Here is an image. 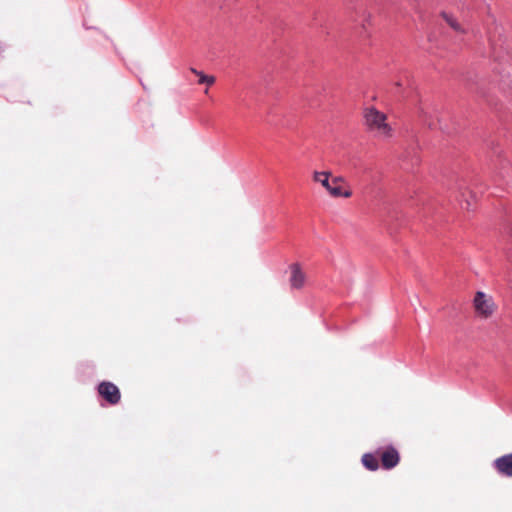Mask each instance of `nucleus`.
<instances>
[{
  "label": "nucleus",
  "instance_id": "1a4fd4ad",
  "mask_svg": "<svg viewBox=\"0 0 512 512\" xmlns=\"http://www.w3.org/2000/svg\"><path fill=\"white\" fill-rule=\"evenodd\" d=\"M494 466L500 474L512 477V453L497 458Z\"/></svg>",
  "mask_w": 512,
  "mask_h": 512
},
{
  "label": "nucleus",
  "instance_id": "9d476101",
  "mask_svg": "<svg viewBox=\"0 0 512 512\" xmlns=\"http://www.w3.org/2000/svg\"><path fill=\"white\" fill-rule=\"evenodd\" d=\"M361 461L364 467L370 471H376L379 468V456L377 452L375 454L365 453Z\"/></svg>",
  "mask_w": 512,
  "mask_h": 512
},
{
  "label": "nucleus",
  "instance_id": "f03ea898",
  "mask_svg": "<svg viewBox=\"0 0 512 512\" xmlns=\"http://www.w3.org/2000/svg\"><path fill=\"white\" fill-rule=\"evenodd\" d=\"M377 455L381 460L382 468L386 470L393 469L400 462V454L393 446H386L377 450Z\"/></svg>",
  "mask_w": 512,
  "mask_h": 512
},
{
  "label": "nucleus",
  "instance_id": "f8f14e48",
  "mask_svg": "<svg viewBox=\"0 0 512 512\" xmlns=\"http://www.w3.org/2000/svg\"><path fill=\"white\" fill-rule=\"evenodd\" d=\"M442 17L444 18V20L446 21V23L453 29L455 30L456 32H459V33H464V29H462V27L460 26V24L457 22V20L452 16V15H449L447 13H442Z\"/></svg>",
  "mask_w": 512,
  "mask_h": 512
},
{
  "label": "nucleus",
  "instance_id": "20e7f679",
  "mask_svg": "<svg viewBox=\"0 0 512 512\" xmlns=\"http://www.w3.org/2000/svg\"><path fill=\"white\" fill-rule=\"evenodd\" d=\"M474 306L478 314L483 317H488L493 312V304L491 299L487 298V296L483 292H477L474 297Z\"/></svg>",
  "mask_w": 512,
  "mask_h": 512
},
{
  "label": "nucleus",
  "instance_id": "39448f33",
  "mask_svg": "<svg viewBox=\"0 0 512 512\" xmlns=\"http://www.w3.org/2000/svg\"><path fill=\"white\" fill-rule=\"evenodd\" d=\"M330 177L331 172L329 171H315L313 173V180L320 183L330 195H344V193H341L339 189L331 188Z\"/></svg>",
  "mask_w": 512,
  "mask_h": 512
},
{
  "label": "nucleus",
  "instance_id": "f257e3e1",
  "mask_svg": "<svg viewBox=\"0 0 512 512\" xmlns=\"http://www.w3.org/2000/svg\"><path fill=\"white\" fill-rule=\"evenodd\" d=\"M364 124L367 130L376 137L387 140L393 137L394 130L388 123V117L385 113L375 107H367L363 112Z\"/></svg>",
  "mask_w": 512,
  "mask_h": 512
},
{
  "label": "nucleus",
  "instance_id": "7ed1b4c3",
  "mask_svg": "<svg viewBox=\"0 0 512 512\" xmlns=\"http://www.w3.org/2000/svg\"><path fill=\"white\" fill-rule=\"evenodd\" d=\"M99 395L105 399L110 405L119 403L121 394L118 387L112 382L103 381L98 385Z\"/></svg>",
  "mask_w": 512,
  "mask_h": 512
},
{
  "label": "nucleus",
  "instance_id": "6e6552de",
  "mask_svg": "<svg viewBox=\"0 0 512 512\" xmlns=\"http://www.w3.org/2000/svg\"><path fill=\"white\" fill-rule=\"evenodd\" d=\"M434 109L427 104H420L417 107L416 113L418 115V118L429 127H435L436 123L434 121Z\"/></svg>",
  "mask_w": 512,
  "mask_h": 512
},
{
  "label": "nucleus",
  "instance_id": "0eeeda50",
  "mask_svg": "<svg viewBox=\"0 0 512 512\" xmlns=\"http://www.w3.org/2000/svg\"><path fill=\"white\" fill-rule=\"evenodd\" d=\"M331 188H337L341 193H344V195H331L334 198H350L352 196V190L347 183L346 179L343 176H335L332 177L331 181Z\"/></svg>",
  "mask_w": 512,
  "mask_h": 512
},
{
  "label": "nucleus",
  "instance_id": "423d86ee",
  "mask_svg": "<svg viewBox=\"0 0 512 512\" xmlns=\"http://www.w3.org/2000/svg\"><path fill=\"white\" fill-rule=\"evenodd\" d=\"M290 272H291V276H290L289 281H290L291 287L294 289H301L305 284L306 275L302 271L300 265L297 263L292 264L290 266Z\"/></svg>",
  "mask_w": 512,
  "mask_h": 512
},
{
  "label": "nucleus",
  "instance_id": "9b49d317",
  "mask_svg": "<svg viewBox=\"0 0 512 512\" xmlns=\"http://www.w3.org/2000/svg\"><path fill=\"white\" fill-rule=\"evenodd\" d=\"M190 70L193 74H195L198 77L199 84H207L208 86H211L216 81L214 76L205 75L202 71H198L195 68H191Z\"/></svg>",
  "mask_w": 512,
  "mask_h": 512
}]
</instances>
